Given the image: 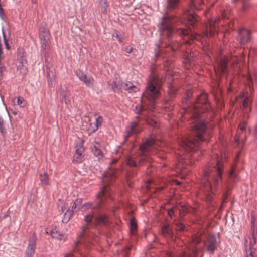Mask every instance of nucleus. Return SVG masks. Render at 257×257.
<instances>
[{"instance_id": "nucleus-1", "label": "nucleus", "mask_w": 257, "mask_h": 257, "mask_svg": "<svg viewBox=\"0 0 257 257\" xmlns=\"http://www.w3.org/2000/svg\"><path fill=\"white\" fill-rule=\"evenodd\" d=\"M191 119V127L193 134V137L181 139L179 142L180 152L181 157L184 152H195L199 147V141H207L211 132L210 125H208L204 120V116L200 113L209 112L211 110L207 100V95L203 93L197 98V102L194 105Z\"/></svg>"}, {"instance_id": "nucleus-2", "label": "nucleus", "mask_w": 257, "mask_h": 257, "mask_svg": "<svg viewBox=\"0 0 257 257\" xmlns=\"http://www.w3.org/2000/svg\"><path fill=\"white\" fill-rule=\"evenodd\" d=\"M203 4V0H191L190 9L182 18L179 19L172 15H165L160 23L159 30L167 37H170L175 32L181 37H188L190 39L198 40L200 35L191 33L190 26L193 28L198 22L197 15L194 10L200 9Z\"/></svg>"}, {"instance_id": "nucleus-3", "label": "nucleus", "mask_w": 257, "mask_h": 257, "mask_svg": "<svg viewBox=\"0 0 257 257\" xmlns=\"http://www.w3.org/2000/svg\"><path fill=\"white\" fill-rule=\"evenodd\" d=\"M223 168L222 164L218 160L216 166L203 170L201 190L208 201L212 200L215 190L222 180Z\"/></svg>"}, {"instance_id": "nucleus-4", "label": "nucleus", "mask_w": 257, "mask_h": 257, "mask_svg": "<svg viewBox=\"0 0 257 257\" xmlns=\"http://www.w3.org/2000/svg\"><path fill=\"white\" fill-rule=\"evenodd\" d=\"M94 218L92 213H89L85 217V224L81 228V230L78 236L77 241L74 242L73 250L82 252L83 249H90L95 242L97 241L96 237L94 236L90 230L92 226V220Z\"/></svg>"}, {"instance_id": "nucleus-5", "label": "nucleus", "mask_w": 257, "mask_h": 257, "mask_svg": "<svg viewBox=\"0 0 257 257\" xmlns=\"http://www.w3.org/2000/svg\"><path fill=\"white\" fill-rule=\"evenodd\" d=\"M162 78L156 74H152L149 78L145 89L142 94V103L148 105V109L155 108L156 100L160 92Z\"/></svg>"}, {"instance_id": "nucleus-6", "label": "nucleus", "mask_w": 257, "mask_h": 257, "mask_svg": "<svg viewBox=\"0 0 257 257\" xmlns=\"http://www.w3.org/2000/svg\"><path fill=\"white\" fill-rule=\"evenodd\" d=\"M155 141L153 138L146 140L140 146V151L135 155L130 156L126 159V163L130 167H139L145 162H150L151 159L149 153L155 147Z\"/></svg>"}, {"instance_id": "nucleus-7", "label": "nucleus", "mask_w": 257, "mask_h": 257, "mask_svg": "<svg viewBox=\"0 0 257 257\" xmlns=\"http://www.w3.org/2000/svg\"><path fill=\"white\" fill-rule=\"evenodd\" d=\"M255 231L253 230L252 236L248 237L245 239V256L254 257L256 249L254 247L256 244Z\"/></svg>"}, {"instance_id": "nucleus-8", "label": "nucleus", "mask_w": 257, "mask_h": 257, "mask_svg": "<svg viewBox=\"0 0 257 257\" xmlns=\"http://www.w3.org/2000/svg\"><path fill=\"white\" fill-rule=\"evenodd\" d=\"M228 63V60L225 55L220 54L215 59V64L214 69L216 73L220 74L225 73L226 72Z\"/></svg>"}, {"instance_id": "nucleus-9", "label": "nucleus", "mask_w": 257, "mask_h": 257, "mask_svg": "<svg viewBox=\"0 0 257 257\" xmlns=\"http://www.w3.org/2000/svg\"><path fill=\"white\" fill-rule=\"evenodd\" d=\"M219 243L218 237L214 234L209 235L204 242L205 248L210 254H213L217 249Z\"/></svg>"}, {"instance_id": "nucleus-10", "label": "nucleus", "mask_w": 257, "mask_h": 257, "mask_svg": "<svg viewBox=\"0 0 257 257\" xmlns=\"http://www.w3.org/2000/svg\"><path fill=\"white\" fill-rule=\"evenodd\" d=\"M97 199L100 201L92 207L93 209H98L101 207V203L105 200L111 197V192L109 188L105 186L101 188L99 192L96 195Z\"/></svg>"}, {"instance_id": "nucleus-11", "label": "nucleus", "mask_w": 257, "mask_h": 257, "mask_svg": "<svg viewBox=\"0 0 257 257\" xmlns=\"http://www.w3.org/2000/svg\"><path fill=\"white\" fill-rule=\"evenodd\" d=\"M84 140L81 139L80 142L76 145V150L72 161L75 164L81 163L84 156L85 148L84 147Z\"/></svg>"}, {"instance_id": "nucleus-12", "label": "nucleus", "mask_w": 257, "mask_h": 257, "mask_svg": "<svg viewBox=\"0 0 257 257\" xmlns=\"http://www.w3.org/2000/svg\"><path fill=\"white\" fill-rule=\"evenodd\" d=\"M76 74L79 79L88 87L92 88L95 84L94 78L90 76H87L83 71L80 70H77L76 71Z\"/></svg>"}, {"instance_id": "nucleus-13", "label": "nucleus", "mask_w": 257, "mask_h": 257, "mask_svg": "<svg viewBox=\"0 0 257 257\" xmlns=\"http://www.w3.org/2000/svg\"><path fill=\"white\" fill-rule=\"evenodd\" d=\"M25 257H34L36 247V236L34 233L29 237Z\"/></svg>"}, {"instance_id": "nucleus-14", "label": "nucleus", "mask_w": 257, "mask_h": 257, "mask_svg": "<svg viewBox=\"0 0 257 257\" xmlns=\"http://www.w3.org/2000/svg\"><path fill=\"white\" fill-rule=\"evenodd\" d=\"M82 201V199L78 198L73 202L71 206V209H68L65 213L64 218L62 220L63 222L65 221L67 222L68 220H69L72 215L77 212V207L80 206L81 204Z\"/></svg>"}, {"instance_id": "nucleus-15", "label": "nucleus", "mask_w": 257, "mask_h": 257, "mask_svg": "<svg viewBox=\"0 0 257 257\" xmlns=\"http://www.w3.org/2000/svg\"><path fill=\"white\" fill-rule=\"evenodd\" d=\"M216 33L215 21L213 20H209L206 24L205 29L203 31V36L206 37H212L214 36Z\"/></svg>"}, {"instance_id": "nucleus-16", "label": "nucleus", "mask_w": 257, "mask_h": 257, "mask_svg": "<svg viewBox=\"0 0 257 257\" xmlns=\"http://www.w3.org/2000/svg\"><path fill=\"white\" fill-rule=\"evenodd\" d=\"M162 234L166 238H172L174 235L173 226L167 224L163 225L161 229Z\"/></svg>"}, {"instance_id": "nucleus-17", "label": "nucleus", "mask_w": 257, "mask_h": 257, "mask_svg": "<svg viewBox=\"0 0 257 257\" xmlns=\"http://www.w3.org/2000/svg\"><path fill=\"white\" fill-rule=\"evenodd\" d=\"M240 43L242 44L251 40L250 32L246 29H242L239 32Z\"/></svg>"}, {"instance_id": "nucleus-18", "label": "nucleus", "mask_w": 257, "mask_h": 257, "mask_svg": "<svg viewBox=\"0 0 257 257\" xmlns=\"http://www.w3.org/2000/svg\"><path fill=\"white\" fill-rule=\"evenodd\" d=\"M138 125V122L137 121L133 122L131 125L126 128V131L127 133V135L124 136V141H126L129 136L132 134H136L138 133L139 132V130L137 128Z\"/></svg>"}, {"instance_id": "nucleus-19", "label": "nucleus", "mask_w": 257, "mask_h": 257, "mask_svg": "<svg viewBox=\"0 0 257 257\" xmlns=\"http://www.w3.org/2000/svg\"><path fill=\"white\" fill-rule=\"evenodd\" d=\"M49 234L52 237L58 240L65 241L66 239V236L64 234H61L56 228L50 230Z\"/></svg>"}, {"instance_id": "nucleus-20", "label": "nucleus", "mask_w": 257, "mask_h": 257, "mask_svg": "<svg viewBox=\"0 0 257 257\" xmlns=\"http://www.w3.org/2000/svg\"><path fill=\"white\" fill-rule=\"evenodd\" d=\"M91 151L98 159L102 158L104 155L98 143H96L91 147Z\"/></svg>"}, {"instance_id": "nucleus-21", "label": "nucleus", "mask_w": 257, "mask_h": 257, "mask_svg": "<svg viewBox=\"0 0 257 257\" xmlns=\"http://www.w3.org/2000/svg\"><path fill=\"white\" fill-rule=\"evenodd\" d=\"M96 225L101 224L107 225L108 223L107 216L105 215H101L95 218Z\"/></svg>"}, {"instance_id": "nucleus-22", "label": "nucleus", "mask_w": 257, "mask_h": 257, "mask_svg": "<svg viewBox=\"0 0 257 257\" xmlns=\"http://www.w3.org/2000/svg\"><path fill=\"white\" fill-rule=\"evenodd\" d=\"M117 173V171L116 170H109L108 171L105 176L103 177L102 179L103 182L105 183L108 181V179L110 178L111 180L115 179L116 177V174Z\"/></svg>"}, {"instance_id": "nucleus-23", "label": "nucleus", "mask_w": 257, "mask_h": 257, "mask_svg": "<svg viewBox=\"0 0 257 257\" xmlns=\"http://www.w3.org/2000/svg\"><path fill=\"white\" fill-rule=\"evenodd\" d=\"M16 64L27 65L26 57L24 54L23 50L22 49L19 50Z\"/></svg>"}, {"instance_id": "nucleus-24", "label": "nucleus", "mask_w": 257, "mask_h": 257, "mask_svg": "<svg viewBox=\"0 0 257 257\" xmlns=\"http://www.w3.org/2000/svg\"><path fill=\"white\" fill-rule=\"evenodd\" d=\"M237 170H238L237 166L233 165L229 172L230 179H232L233 181H236L238 179V175Z\"/></svg>"}, {"instance_id": "nucleus-25", "label": "nucleus", "mask_w": 257, "mask_h": 257, "mask_svg": "<svg viewBox=\"0 0 257 257\" xmlns=\"http://www.w3.org/2000/svg\"><path fill=\"white\" fill-rule=\"evenodd\" d=\"M50 34L48 30L45 27H41L39 32V38L40 40L49 39Z\"/></svg>"}, {"instance_id": "nucleus-26", "label": "nucleus", "mask_w": 257, "mask_h": 257, "mask_svg": "<svg viewBox=\"0 0 257 257\" xmlns=\"http://www.w3.org/2000/svg\"><path fill=\"white\" fill-rule=\"evenodd\" d=\"M17 72L22 76L27 73V65L16 64Z\"/></svg>"}, {"instance_id": "nucleus-27", "label": "nucleus", "mask_w": 257, "mask_h": 257, "mask_svg": "<svg viewBox=\"0 0 257 257\" xmlns=\"http://www.w3.org/2000/svg\"><path fill=\"white\" fill-rule=\"evenodd\" d=\"M40 180L42 185H48L49 184L48 175L46 173L44 172L40 174Z\"/></svg>"}, {"instance_id": "nucleus-28", "label": "nucleus", "mask_w": 257, "mask_h": 257, "mask_svg": "<svg viewBox=\"0 0 257 257\" xmlns=\"http://www.w3.org/2000/svg\"><path fill=\"white\" fill-rule=\"evenodd\" d=\"M179 0H167V8L170 9H174L178 5Z\"/></svg>"}, {"instance_id": "nucleus-29", "label": "nucleus", "mask_w": 257, "mask_h": 257, "mask_svg": "<svg viewBox=\"0 0 257 257\" xmlns=\"http://www.w3.org/2000/svg\"><path fill=\"white\" fill-rule=\"evenodd\" d=\"M100 5V10L101 13L103 14H106L107 13V5L105 0H101L99 2Z\"/></svg>"}, {"instance_id": "nucleus-30", "label": "nucleus", "mask_w": 257, "mask_h": 257, "mask_svg": "<svg viewBox=\"0 0 257 257\" xmlns=\"http://www.w3.org/2000/svg\"><path fill=\"white\" fill-rule=\"evenodd\" d=\"M47 78L49 84L53 85V83L55 80V75L53 72L50 70H47Z\"/></svg>"}, {"instance_id": "nucleus-31", "label": "nucleus", "mask_w": 257, "mask_h": 257, "mask_svg": "<svg viewBox=\"0 0 257 257\" xmlns=\"http://www.w3.org/2000/svg\"><path fill=\"white\" fill-rule=\"evenodd\" d=\"M123 88L125 90H133L134 92L137 91L138 90V88L130 82L126 83L123 86Z\"/></svg>"}, {"instance_id": "nucleus-32", "label": "nucleus", "mask_w": 257, "mask_h": 257, "mask_svg": "<svg viewBox=\"0 0 257 257\" xmlns=\"http://www.w3.org/2000/svg\"><path fill=\"white\" fill-rule=\"evenodd\" d=\"M111 86L114 91H116L120 88L119 81L116 78L112 82Z\"/></svg>"}, {"instance_id": "nucleus-33", "label": "nucleus", "mask_w": 257, "mask_h": 257, "mask_svg": "<svg viewBox=\"0 0 257 257\" xmlns=\"http://www.w3.org/2000/svg\"><path fill=\"white\" fill-rule=\"evenodd\" d=\"M176 88L173 85L171 84L169 86L168 89V95L170 97H173L175 96L177 91Z\"/></svg>"}, {"instance_id": "nucleus-34", "label": "nucleus", "mask_w": 257, "mask_h": 257, "mask_svg": "<svg viewBox=\"0 0 257 257\" xmlns=\"http://www.w3.org/2000/svg\"><path fill=\"white\" fill-rule=\"evenodd\" d=\"M174 229L176 230V231H183L185 229V226L184 225H183L182 223L179 222H178V221H176L175 223H174Z\"/></svg>"}, {"instance_id": "nucleus-35", "label": "nucleus", "mask_w": 257, "mask_h": 257, "mask_svg": "<svg viewBox=\"0 0 257 257\" xmlns=\"http://www.w3.org/2000/svg\"><path fill=\"white\" fill-rule=\"evenodd\" d=\"M40 42H41L42 49L43 50H45L49 46V42H50V39H49H49H42V40H40Z\"/></svg>"}, {"instance_id": "nucleus-36", "label": "nucleus", "mask_w": 257, "mask_h": 257, "mask_svg": "<svg viewBox=\"0 0 257 257\" xmlns=\"http://www.w3.org/2000/svg\"><path fill=\"white\" fill-rule=\"evenodd\" d=\"M130 232L132 235L135 234V231L137 230V224L133 221V220H131L130 221Z\"/></svg>"}, {"instance_id": "nucleus-37", "label": "nucleus", "mask_w": 257, "mask_h": 257, "mask_svg": "<svg viewBox=\"0 0 257 257\" xmlns=\"http://www.w3.org/2000/svg\"><path fill=\"white\" fill-rule=\"evenodd\" d=\"M17 104L21 107H23L26 106V102L23 98L19 97L17 98Z\"/></svg>"}, {"instance_id": "nucleus-38", "label": "nucleus", "mask_w": 257, "mask_h": 257, "mask_svg": "<svg viewBox=\"0 0 257 257\" xmlns=\"http://www.w3.org/2000/svg\"><path fill=\"white\" fill-rule=\"evenodd\" d=\"M93 205V203L92 202H87L84 203L82 207V210L83 211H85L87 209L91 208Z\"/></svg>"}, {"instance_id": "nucleus-39", "label": "nucleus", "mask_w": 257, "mask_h": 257, "mask_svg": "<svg viewBox=\"0 0 257 257\" xmlns=\"http://www.w3.org/2000/svg\"><path fill=\"white\" fill-rule=\"evenodd\" d=\"M2 32H3V39H4V43H5V45L6 48V49L7 50H9L10 49V47H9L8 43V42L7 41L6 35H5V32H4L3 28H2Z\"/></svg>"}, {"instance_id": "nucleus-40", "label": "nucleus", "mask_w": 257, "mask_h": 257, "mask_svg": "<svg viewBox=\"0 0 257 257\" xmlns=\"http://www.w3.org/2000/svg\"><path fill=\"white\" fill-rule=\"evenodd\" d=\"M102 123V117L101 116H99L97 118H96L95 120V125L98 128L99 126H100L101 125Z\"/></svg>"}, {"instance_id": "nucleus-41", "label": "nucleus", "mask_w": 257, "mask_h": 257, "mask_svg": "<svg viewBox=\"0 0 257 257\" xmlns=\"http://www.w3.org/2000/svg\"><path fill=\"white\" fill-rule=\"evenodd\" d=\"M249 99L247 97H246L243 101L241 107L242 108H245L248 105L249 103Z\"/></svg>"}, {"instance_id": "nucleus-42", "label": "nucleus", "mask_w": 257, "mask_h": 257, "mask_svg": "<svg viewBox=\"0 0 257 257\" xmlns=\"http://www.w3.org/2000/svg\"><path fill=\"white\" fill-rule=\"evenodd\" d=\"M115 38L118 40V41H119V42L121 44H122V45L124 44V43H123V38L122 37H120L118 35V33H116V35H115Z\"/></svg>"}, {"instance_id": "nucleus-43", "label": "nucleus", "mask_w": 257, "mask_h": 257, "mask_svg": "<svg viewBox=\"0 0 257 257\" xmlns=\"http://www.w3.org/2000/svg\"><path fill=\"white\" fill-rule=\"evenodd\" d=\"M246 123L245 122H243L241 124H240L239 125V128H240V130L243 132L244 131L245 128H246Z\"/></svg>"}, {"instance_id": "nucleus-44", "label": "nucleus", "mask_w": 257, "mask_h": 257, "mask_svg": "<svg viewBox=\"0 0 257 257\" xmlns=\"http://www.w3.org/2000/svg\"><path fill=\"white\" fill-rule=\"evenodd\" d=\"M0 132L3 136H4L6 133V129L4 124L0 125Z\"/></svg>"}, {"instance_id": "nucleus-45", "label": "nucleus", "mask_w": 257, "mask_h": 257, "mask_svg": "<svg viewBox=\"0 0 257 257\" xmlns=\"http://www.w3.org/2000/svg\"><path fill=\"white\" fill-rule=\"evenodd\" d=\"M147 122L154 127L157 126V122L153 119L148 120Z\"/></svg>"}, {"instance_id": "nucleus-46", "label": "nucleus", "mask_w": 257, "mask_h": 257, "mask_svg": "<svg viewBox=\"0 0 257 257\" xmlns=\"http://www.w3.org/2000/svg\"><path fill=\"white\" fill-rule=\"evenodd\" d=\"M185 56L186 57V59L188 61H190L193 57L191 54H189L188 52L186 53Z\"/></svg>"}, {"instance_id": "nucleus-47", "label": "nucleus", "mask_w": 257, "mask_h": 257, "mask_svg": "<svg viewBox=\"0 0 257 257\" xmlns=\"http://www.w3.org/2000/svg\"><path fill=\"white\" fill-rule=\"evenodd\" d=\"M174 213V209L171 208L168 211V214L169 215L170 217H172Z\"/></svg>"}, {"instance_id": "nucleus-48", "label": "nucleus", "mask_w": 257, "mask_h": 257, "mask_svg": "<svg viewBox=\"0 0 257 257\" xmlns=\"http://www.w3.org/2000/svg\"><path fill=\"white\" fill-rule=\"evenodd\" d=\"M125 51L127 53H131L133 51V47L130 46H127L125 48Z\"/></svg>"}, {"instance_id": "nucleus-49", "label": "nucleus", "mask_w": 257, "mask_h": 257, "mask_svg": "<svg viewBox=\"0 0 257 257\" xmlns=\"http://www.w3.org/2000/svg\"><path fill=\"white\" fill-rule=\"evenodd\" d=\"M60 95L62 97V101L63 100V98H65L66 95V92L65 91H62L60 93Z\"/></svg>"}, {"instance_id": "nucleus-50", "label": "nucleus", "mask_w": 257, "mask_h": 257, "mask_svg": "<svg viewBox=\"0 0 257 257\" xmlns=\"http://www.w3.org/2000/svg\"><path fill=\"white\" fill-rule=\"evenodd\" d=\"M168 257H178V256L176 255L174 253L172 252H169L168 253Z\"/></svg>"}, {"instance_id": "nucleus-51", "label": "nucleus", "mask_w": 257, "mask_h": 257, "mask_svg": "<svg viewBox=\"0 0 257 257\" xmlns=\"http://www.w3.org/2000/svg\"><path fill=\"white\" fill-rule=\"evenodd\" d=\"M139 109L136 111L137 113H140L143 110L142 106H138Z\"/></svg>"}, {"instance_id": "nucleus-52", "label": "nucleus", "mask_w": 257, "mask_h": 257, "mask_svg": "<svg viewBox=\"0 0 257 257\" xmlns=\"http://www.w3.org/2000/svg\"><path fill=\"white\" fill-rule=\"evenodd\" d=\"M247 79L248 81H249V82H252V78H251V77L250 74H249V75L247 76Z\"/></svg>"}, {"instance_id": "nucleus-53", "label": "nucleus", "mask_w": 257, "mask_h": 257, "mask_svg": "<svg viewBox=\"0 0 257 257\" xmlns=\"http://www.w3.org/2000/svg\"><path fill=\"white\" fill-rule=\"evenodd\" d=\"M235 142H237V143H238L239 142V136H238L237 135L235 136Z\"/></svg>"}, {"instance_id": "nucleus-54", "label": "nucleus", "mask_w": 257, "mask_h": 257, "mask_svg": "<svg viewBox=\"0 0 257 257\" xmlns=\"http://www.w3.org/2000/svg\"><path fill=\"white\" fill-rule=\"evenodd\" d=\"M194 241L195 244H198L201 241V240L200 238H197Z\"/></svg>"}, {"instance_id": "nucleus-55", "label": "nucleus", "mask_w": 257, "mask_h": 257, "mask_svg": "<svg viewBox=\"0 0 257 257\" xmlns=\"http://www.w3.org/2000/svg\"><path fill=\"white\" fill-rule=\"evenodd\" d=\"M254 76L256 80H257V70H255L253 73Z\"/></svg>"}, {"instance_id": "nucleus-56", "label": "nucleus", "mask_w": 257, "mask_h": 257, "mask_svg": "<svg viewBox=\"0 0 257 257\" xmlns=\"http://www.w3.org/2000/svg\"><path fill=\"white\" fill-rule=\"evenodd\" d=\"M155 55L156 57H157L159 56L160 55L159 51H157L155 52Z\"/></svg>"}, {"instance_id": "nucleus-57", "label": "nucleus", "mask_w": 257, "mask_h": 257, "mask_svg": "<svg viewBox=\"0 0 257 257\" xmlns=\"http://www.w3.org/2000/svg\"><path fill=\"white\" fill-rule=\"evenodd\" d=\"M4 124V121L1 116H0V125Z\"/></svg>"}, {"instance_id": "nucleus-58", "label": "nucleus", "mask_w": 257, "mask_h": 257, "mask_svg": "<svg viewBox=\"0 0 257 257\" xmlns=\"http://www.w3.org/2000/svg\"><path fill=\"white\" fill-rule=\"evenodd\" d=\"M31 3L34 4H36L37 3L38 1L37 0H31Z\"/></svg>"}, {"instance_id": "nucleus-59", "label": "nucleus", "mask_w": 257, "mask_h": 257, "mask_svg": "<svg viewBox=\"0 0 257 257\" xmlns=\"http://www.w3.org/2000/svg\"><path fill=\"white\" fill-rule=\"evenodd\" d=\"M65 206H62V207H61V211L62 212H64V210H65Z\"/></svg>"}, {"instance_id": "nucleus-60", "label": "nucleus", "mask_w": 257, "mask_h": 257, "mask_svg": "<svg viewBox=\"0 0 257 257\" xmlns=\"http://www.w3.org/2000/svg\"><path fill=\"white\" fill-rule=\"evenodd\" d=\"M190 157V156H189V155H188H188H186V156H184V157H182L181 158V159L185 160V159H186L187 157Z\"/></svg>"}, {"instance_id": "nucleus-61", "label": "nucleus", "mask_w": 257, "mask_h": 257, "mask_svg": "<svg viewBox=\"0 0 257 257\" xmlns=\"http://www.w3.org/2000/svg\"><path fill=\"white\" fill-rule=\"evenodd\" d=\"M64 257H72L71 254H66L65 255Z\"/></svg>"}, {"instance_id": "nucleus-62", "label": "nucleus", "mask_w": 257, "mask_h": 257, "mask_svg": "<svg viewBox=\"0 0 257 257\" xmlns=\"http://www.w3.org/2000/svg\"><path fill=\"white\" fill-rule=\"evenodd\" d=\"M233 64H237V60H235V61L234 60H233Z\"/></svg>"}, {"instance_id": "nucleus-63", "label": "nucleus", "mask_w": 257, "mask_h": 257, "mask_svg": "<svg viewBox=\"0 0 257 257\" xmlns=\"http://www.w3.org/2000/svg\"><path fill=\"white\" fill-rule=\"evenodd\" d=\"M3 69L2 67H0V75L2 74Z\"/></svg>"}, {"instance_id": "nucleus-64", "label": "nucleus", "mask_w": 257, "mask_h": 257, "mask_svg": "<svg viewBox=\"0 0 257 257\" xmlns=\"http://www.w3.org/2000/svg\"><path fill=\"white\" fill-rule=\"evenodd\" d=\"M117 161V160L115 159V160H114L112 161V163H115Z\"/></svg>"}]
</instances>
